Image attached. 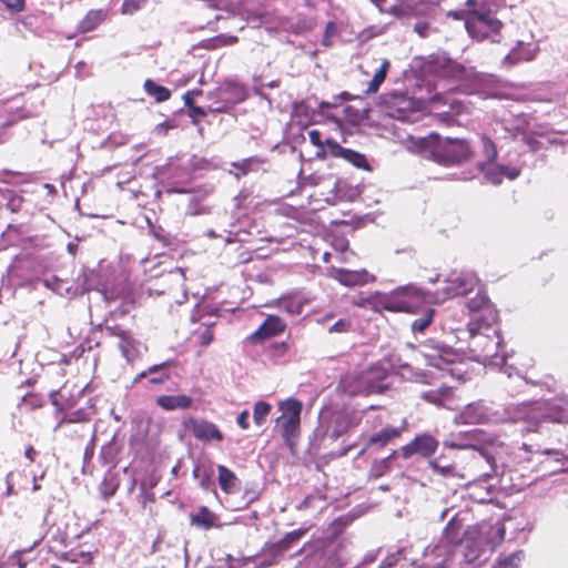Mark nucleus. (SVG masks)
I'll list each match as a JSON object with an SVG mask.
<instances>
[{"label":"nucleus","mask_w":568,"mask_h":568,"mask_svg":"<svg viewBox=\"0 0 568 568\" xmlns=\"http://www.w3.org/2000/svg\"><path fill=\"white\" fill-rule=\"evenodd\" d=\"M495 324L496 323H468L469 351L473 357L484 364L501 367L508 378L516 375L519 379L530 383V381L526 376H523L516 368L506 365V355L499 354L503 347V339Z\"/></svg>","instance_id":"nucleus-1"},{"label":"nucleus","mask_w":568,"mask_h":568,"mask_svg":"<svg viewBox=\"0 0 568 568\" xmlns=\"http://www.w3.org/2000/svg\"><path fill=\"white\" fill-rule=\"evenodd\" d=\"M364 417L366 418V423L373 426L383 423L382 416L376 413L373 406L365 410L343 408L332 412H322L320 415V425L316 428V435L321 438L322 445L327 447L331 443L337 440L348 430L359 425Z\"/></svg>","instance_id":"nucleus-2"},{"label":"nucleus","mask_w":568,"mask_h":568,"mask_svg":"<svg viewBox=\"0 0 568 568\" xmlns=\"http://www.w3.org/2000/svg\"><path fill=\"white\" fill-rule=\"evenodd\" d=\"M428 295L414 285L402 286L392 293L374 292L367 296L353 298V305L369 308L375 312L382 310L390 312L414 313L428 301Z\"/></svg>","instance_id":"nucleus-3"},{"label":"nucleus","mask_w":568,"mask_h":568,"mask_svg":"<svg viewBox=\"0 0 568 568\" xmlns=\"http://www.w3.org/2000/svg\"><path fill=\"white\" fill-rule=\"evenodd\" d=\"M480 435L479 430H473L468 433H458L457 435H452L449 438H446L443 442L444 447L452 449H467L471 448L477 452L471 459V467H478L481 464H486L489 468V471H485L481 476L489 477L491 474L497 473V459L496 456L491 454L488 449L497 453L498 448H503L504 445L495 437H488L485 439V444L487 447L479 446L478 436Z\"/></svg>","instance_id":"nucleus-4"},{"label":"nucleus","mask_w":568,"mask_h":568,"mask_svg":"<svg viewBox=\"0 0 568 568\" xmlns=\"http://www.w3.org/2000/svg\"><path fill=\"white\" fill-rule=\"evenodd\" d=\"M542 412L539 408V402H523L519 404H508L497 407V424L504 423H525L523 432H537L542 423Z\"/></svg>","instance_id":"nucleus-5"},{"label":"nucleus","mask_w":568,"mask_h":568,"mask_svg":"<svg viewBox=\"0 0 568 568\" xmlns=\"http://www.w3.org/2000/svg\"><path fill=\"white\" fill-rule=\"evenodd\" d=\"M386 373L379 368H371L356 376H347L341 381L342 389L351 395H368L383 393L387 384Z\"/></svg>","instance_id":"nucleus-6"},{"label":"nucleus","mask_w":568,"mask_h":568,"mask_svg":"<svg viewBox=\"0 0 568 568\" xmlns=\"http://www.w3.org/2000/svg\"><path fill=\"white\" fill-rule=\"evenodd\" d=\"M468 34L477 40L484 41L490 39L491 42H498L496 36L503 28V22L488 11H477L468 8V16L465 21Z\"/></svg>","instance_id":"nucleus-7"},{"label":"nucleus","mask_w":568,"mask_h":568,"mask_svg":"<svg viewBox=\"0 0 568 568\" xmlns=\"http://www.w3.org/2000/svg\"><path fill=\"white\" fill-rule=\"evenodd\" d=\"M302 408V403L295 398H287L278 404L282 414L276 419L275 428L280 429L281 436L290 447L300 434Z\"/></svg>","instance_id":"nucleus-8"},{"label":"nucleus","mask_w":568,"mask_h":568,"mask_svg":"<svg viewBox=\"0 0 568 568\" xmlns=\"http://www.w3.org/2000/svg\"><path fill=\"white\" fill-rule=\"evenodd\" d=\"M479 284V278L471 271H454L443 282L442 287L435 292V298L443 302L456 296L466 295Z\"/></svg>","instance_id":"nucleus-9"},{"label":"nucleus","mask_w":568,"mask_h":568,"mask_svg":"<svg viewBox=\"0 0 568 568\" xmlns=\"http://www.w3.org/2000/svg\"><path fill=\"white\" fill-rule=\"evenodd\" d=\"M209 95L212 102L209 105V111L213 113H226L235 104L243 102L247 98L245 87L236 81H226L217 87Z\"/></svg>","instance_id":"nucleus-10"},{"label":"nucleus","mask_w":568,"mask_h":568,"mask_svg":"<svg viewBox=\"0 0 568 568\" xmlns=\"http://www.w3.org/2000/svg\"><path fill=\"white\" fill-rule=\"evenodd\" d=\"M430 154L439 164L454 165L471 159L474 152L466 140L447 138L438 142Z\"/></svg>","instance_id":"nucleus-11"},{"label":"nucleus","mask_w":568,"mask_h":568,"mask_svg":"<svg viewBox=\"0 0 568 568\" xmlns=\"http://www.w3.org/2000/svg\"><path fill=\"white\" fill-rule=\"evenodd\" d=\"M418 353L425 358L428 366L445 372L446 366L459 359V354L436 339H427L417 347Z\"/></svg>","instance_id":"nucleus-12"},{"label":"nucleus","mask_w":568,"mask_h":568,"mask_svg":"<svg viewBox=\"0 0 568 568\" xmlns=\"http://www.w3.org/2000/svg\"><path fill=\"white\" fill-rule=\"evenodd\" d=\"M456 424H497V407L487 405L483 400L466 405L456 416Z\"/></svg>","instance_id":"nucleus-13"},{"label":"nucleus","mask_w":568,"mask_h":568,"mask_svg":"<svg viewBox=\"0 0 568 568\" xmlns=\"http://www.w3.org/2000/svg\"><path fill=\"white\" fill-rule=\"evenodd\" d=\"M439 442L432 435L423 433L416 435L413 440L404 445L399 454L403 458L408 459L414 455H418L423 458L432 457L437 450Z\"/></svg>","instance_id":"nucleus-14"},{"label":"nucleus","mask_w":568,"mask_h":568,"mask_svg":"<svg viewBox=\"0 0 568 568\" xmlns=\"http://www.w3.org/2000/svg\"><path fill=\"white\" fill-rule=\"evenodd\" d=\"M430 68L440 77L456 80H466L471 75L470 70H467L464 65L449 59L445 53L433 57Z\"/></svg>","instance_id":"nucleus-15"},{"label":"nucleus","mask_w":568,"mask_h":568,"mask_svg":"<svg viewBox=\"0 0 568 568\" xmlns=\"http://www.w3.org/2000/svg\"><path fill=\"white\" fill-rule=\"evenodd\" d=\"M468 311L471 315L470 322L476 323H496L497 312L489 298L484 293H478L467 303Z\"/></svg>","instance_id":"nucleus-16"},{"label":"nucleus","mask_w":568,"mask_h":568,"mask_svg":"<svg viewBox=\"0 0 568 568\" xmlns=\"http://www.w3.org/2000/svg\"><path fill=\"white\" fill-rule=\"evenodd\" d=\"M465 532L463 520L459 519L458 515L453 516L445 527L442 539L435 549L438 552L443 549L445 555H448L453 547L463 541Z\"/></svg>","instance_id":"nucleus-17"},{"label":"nucleus","mask_w":568,"mask_h":568,"mask_svg":"<svg viewBox=\"0 0 568 568\" xmlns=\"http://www.w3.org/2000/svg\"><path fill=\"white\" fill-rule=\"evenodd\" d=\"M111 335L119 338V348L123 357L132 363L142 355L144 348L143 344L135 339L128 331L118 329L114 327H108Z\"/></svg>","instance_id":"nucleus-18"},{"label":"nucleus","mask_w":568,"mask_h":568,"mask_svg":"<svg viewBox=\"0 0 568 568\" xmlns=\"http://www.w3.org/2000/svg\"><path fill=\"white\" fill-rule=\"evenodd\" d=\"M542 423H568V397H557L549 402H539Z\"/></svg>","instance_id":"nucleus-19"},{"label":"nucleus","mask_w":568,"mask_h":568,"mask_svg":"<svg viewBox=\"0 0 568 568\" xmlns=\"http://www.w3.org/2000/svg\"><path fill=\"white\" fill-rule=\"evenodd\" d=\"M286 323L278 316L270 315L263 324L246 337V342L253 345L263 343L265 339L282 333Z\"/></svg>","instance_id":"nucleus-20"},{"label":"nucleus","mask_w":568,"mask_h":568,"mask_svg":"<svg viewBox=\"0 0 568 568\" xmlns=\"http://www.w3.org/2000/svg\"><path fill=\"white\" fill-rule=\"evenodd\" d=\"M185 427L193 434L196 439L200 440H223V434L220 432L217 426L206 420H196L190 418L185 422Z\"/></svg>","instance_id":"nucleus-21"},{"label":"nucleus","mask_w":568,"mask_h":568,"mask_svg":"<svg viewBox=\"0 0 568 568\" xmlns=\"http://www.w3.org/2000/svg\"><path fill=\"white\" fill-rule=\"evenodd\" d=\"M479 170L485 174V178L493 184H499L504 178L515 180L520 171L519 169L510 165H494L488 163H478Z\"/></svg>","instance_id":"nucleus-22"},{"label":"nucleus","mask_w":568,"mask_h":568,"mask_svg":"<svg viewBox=\"0 0 568 568\" xmlns=\"http://www.w3.org/2000/svg\"><path fill=\"white\" fill-rule=\"evenodd\" d=\"M326 146L328 154L332 156L344 159L356 168L368 169V164L364 154L351 149L343 148L336 141L331 139L326 140Z\"/></svg>","instance_id":"nucleus-23"},{"label":"nucleus","mask_w":568,"mask_h":568,"mask_svg":"<svg viewBox=\"0 0 568 568\" xmlns=\"http://www.w3.org/2000/svg\"><path fill=\"white\" fill-rule=\"evenodd\" d=\"M334 278L344 286L364 285L375 282L376 277L369 274L366 270H345L338 268L334 271Z\"/></svg>","instance_id":"nucleus-24"},{"label":"nucleus","mask_w":568,"mask_h":568,"mask_svg":"<svg viewBox=\"0 0 568 568\" xmlns=\"http://www.w3.org/2000/svg\"><path fill=\"white\" fill-rule=\"evenodd\" d=\"M172 365L171 361L163 362L161 364L152 365L146 371L138 374L133 383H138L142 378L149 377L151 384H162L170 378L169 368Z\"/></svg>","instance_id":"nucleus-25"},{"label":"nucleus","mask_w":568,"mask_h":568,"mask_svg":"<svg viewBox=\"0 0 568 568\" xmlns=\"http://www.w3.org/2000/svg\"><path fill=\"white\" fill-rule=\"evenodd\" d=\"M537 54V47L534 44H525L518 42L517 47L514 48L503 60L506 65H513L519 62H527L535 59Z\"/></svg>","instance_id":"nucleus-26"},{"label":"nucleus","mask_w":568,"mask_h":568,"mask_svg":"<svg viewBox=\"0 0 568 568\" xmlns=\"http://www.w3.org/2000/svg\"><path fill=\"white\" fill-rule=\"evenodd\" d=\"M192 403V398L187 395H162L156 398V405L168 412L187 409Z\"/></svg>","instance_id":"nucleus-27"},{"label":"nucleus","mask_w":568,"mask_h":568,"mask_svg":"<svg viewBox=\"0 0 568 568\" xmlns=\"http://www.w3.org/2000/svg\"><path fill=\"white\" fill-rule=\"evenodd\" d=\"M68 534L59 527L52 526L47 532V545L50 552L54 554L58 558L62 552V548L67 546Z\"/></svg>","instance_id":"nucleus-28"},{"label":"nucleus","mask_w":568,"mask_h":568,"mask_svg":"<svg viewBox=\"0 0 568 568\" xmlns=\"http://www.w3.org/2000/svg\"><path fill=\"white\" fill-rule=\"evenodd\" d=\"M219 485L225 494H234L240 490L241 481L236 475L224 465L217 466Z\"/></svg>","instance_id":"nucleus-29"},{"label":"nucleus","mask_w":568,"mask_h":568,"mask_svg":"<svg viewBox=\"0 0 568 568\" xmlns=\"http://www.w3.org/2000/svg\"><path fill=\"white\" fill-rule=\"evenodd\" d=\"M400 436V429L397 427H384L378 433L369 436L367 446L377 448L385 447L389 442Z\"/></svg>","instance_id":"nucleus-30"},{"label":"nucleus","mask_w":568,"mask_h":568,"mask_svg":"<svg viewBox=\"0 0 568 568\" xmlns=\"http://www.w3.org/2000/svg\"><path fill=\"white\" fill-rule=\"evenodd\" d=\"M106 16L108 11L104 9L90 10L78 24V30L82 33L90 32L102 23Z\"/></svg>","instance_id":"nucleus-31"},{"label":"nucleus","mask_w":568,"mask_h":568,"mask_svg":"<svg viewBox=\"0 0 568 568\" xmlns=\"http://www.w3.org/2000/svg\"><path fill=\"white\" fill-rule=\"evenodd\" d=\"M422 398L428 403H432L437 406H443L446 404L448 399L452 398L453 392L448 386H440L437 389H430L422 393Z\"/></svg>","instance_id":"nucleus-32"},{"label":"nucleus","mask_w":568,"mask_h":568,"mask_svg":"<svg viewBox=\"0 0 568 568\" xmlns=\"http://www.w3.org/2000/svg\"><path fill=\"white\" fill-rule=\"evenodd\" d=\"M496 459L498 460L499 458H497V457H496ZM477 468H483V473H480V474L478 475V477L474 480V483H471V484H470L469 488L471 489V496H473L476 500H478V501H480V503H484V501L488 500V499H489V497H490V490H489V488H491V485H488V487H486V491H485L484 494H476V493H475V489H476L477 487H479L481 483H486V480L488 479V477H484V476H480V475H483L485 471H489V468H488V466H487L486 464H481V465H480V466H478ZM498 470H499V464L497 463V473H496V474H491V475L489 476V478H490V477H493L494 475H498Z\"/></svg>","instance_id":"nucleus-33"},{"label":"nucleus","mask_w":568,"mask_h":568,"mask_svg":"<svg viewBox=\"0 0 568 568\" xmlns=\"http://www.w3.org/2000/svg\"><path fill=\"white\" fill-rule=\"evenodd\" d=\"M280 310L290 315H300L303 312L305 302L301 296H285L277 301Z\"/></svg>","instance_id":"nucleus-34"},{"label":"nucleus","mask_w":568,"mask_h":568,"mask_svg":"<svg viewBox=\"0 0 568 568\" xmlns=\"http://www.w3.org/2000/svg\"><path fill=\"white\" fill-rule=\"evenodd\" d=\"M430 469L443 477H458L459 471L454 464L445 463L443 457L433 458L428 462Z\"/></svg>","instance_id":"nucleus-35"},{"label":"nucleus","mask_w":568,"mask_h":568,"mask_svg":"<svg viewBox=\"0 0 568 568\" xmlns=\"http://www.w3.org/2000/svg\"><path fill=\"white\" fill-rule=\"evenodd\" d=\"M191 524L202 529H210L214 526L215 515L206 507H201L196 514L191 515Z\"/></svg>","instance_id":"nucleus-36"},{"label":"nucleus","mask_w":568,"mask_h":568,"mask_svg":"<svg viewBox=\"0 0 568 568\" xmlns=\"http://www.w3.org/2000/svg\"><path fill=\"white\" fill-rule=\"evenodd\" d=\"M144 89L156 102H164L171 97V92L168 88L160 85L150 79L144 82Z\"/></svg>","instance_id":"nucleus-37"},{"label":"nucleus","mask_w":568,"mask_h":568,"mask_svg":"<svg viewBox=\"0 0 568 568\" xmlns=\"http://www.w3.org/2000/svg\"><path fill=\"white\" fill-rule=\"evenodd\" d=\"M43 538L44 537H41L40 539L36 540L32 547L28 549V551L38 546ZM24 552H27V549L18 550L11 554L4 561L0 562V568H26L27 561L22 559V555Z\"/></svg>","instance_id":"nucleus-38"},{"label":"nucleus","mask_w":568,"mask_h":568,"mask_svg":"<svg viewBox=\"0 0 568 568\" xmlns=\"http://www.w3.org/2000/svg\"><path fill=\"white\" fill-rule=\"evenodd\" d=\"M390 67L388 60L384 59L381 63L379 69L373 75V79L368 83V88L366 90L367 93H375L378 91L381 84L384 82L387 71Z\"/></svg>","instance_id":"nucleus-39"},{"label":"nucleus","mask_w":568,"mask_h":568,"mask_svg":"<svg viewBox=\"0 0 568 568\" xmlns=\"http://www.w3.org/2000/svg\"><path fill=\"white\" fill-rule=\"evenodd\" d=\"M211 165L210 161L204 158H200L197 155H192L183 169L182 173L179 174V178L187 179L192 172L207 169Z\"/></svg>","instance_id":"nucleus-40"},{"label":"nucleus","mask_w":568,"mask_h":568,"mask_svg":"<svg viewBox=\"0 0 568 568\" xmlns=\"http://www.w3.org/2000/svg\"><path fill=\"white\" fill-rule=\"evenodd\" d=\"M267 356L275 363H282L288 354V345L285 342L273 343L266 349Z\"/></svg>","instance_id":"nucleus-41"},{"label":"nucleus","mask_w":568,"mask_h":568,"mask_svg":"<svg viewBox=\"0 0 568 568\" xmlns=\"http://www.w3.org/2000/svg\"><path fill=\"white\" fill-rule=\"evenodd\" d=\"M283 555L280 551H277V549H274V546L272 544H266L263 547L262 552L260 554V564L263 567H271Z\"/></svg>","instance_id":"nucleus-42"},{"label":"nucleus","mask_w":568,"mask_h":568,"mask_svg":"<svg viewBox=\"0 0 568 568\" xmlns=\"http://www.w3.org/2000/svg\"><path fill=\"white\" fill-rule=\"evenodd\" d=\"M504 0H467L466 4L469 9L477 11H488L494 14V10L499 8Z\"/></svg>","instance_id":"nucleus-43"},{"label":"nucleus","mask_w":568,"mask_h":568,"mask_svg":"<svg viewBox=\"0 0 568 568\" xmlns=\"http://www.w3.org/2000/svg\"><path fill=\"white\" fill-rule=\"evenodd\" d=\"M342 24L336 21H328L325 26L322 44L326 48L334 43V39L341 33Z\"/></svg>","instance_id":"nucleus-44"},{"label":"nucleus","mask_w":568,"mask_h":568,"mask_svg":"<svg viewBox=\"0 0 568 568\" xmlns=\"http://www.w3.org/2000/svg\"><path fill=\"white\" fill-rule=\"evenodd\" d=\"M271 409L272 406L264 400L256 402L253 409L254 423L258 426L263 425L270 415Z\"/></svg>","instance_id":"nucleus-45"},{"label":"nucleus","mask_w":568,"mask_h":568,"mask_svg":"<svg viewBox=\"0 0 568 568\" xmlns=\"http://www.w3.org/2000/svg\"><path fill=\"white\" fill-rule=\"evenodd\" d=\"M395 452L386 458L375 460L371 467L369 476L373 478H379L390 469V459L394 457Z\"/></svg>","instance_id":"nucleus-46"},{"label":"nucleus","mask_w":568,"mask_h":568,"mask_svg":"<svg viewBox=\"0 0 568 568\" xmlns=\"http://www.w3.org/2000/svg\"><path fill=\"white\" fill-rule=\"evenodd\" d=\"M480 144L483 155L486 159L485 163L491 164L497 158V149L495 143L486 135L480 136Z\"/></svg>","instance_id":"nucleus-47"},{"label":"nucleus","mask_w":568,"mask_h":568,"mask_svg":"<svg viewBox=\"0 0 568 568\" xmlns=\"http://www.w3.org/2000/svg\"><path fill=\"white\" fill-rule=\"evenodd\" d=\"M544 455L551 456L556 463H559L561 466L556 469L554 473H568V455L559 449H544L540 452Z\"/></svg>","instance_id":"nucleus-48"},{"label":"nucleus","mask_w":568,"mask_h":568,"mask_svg":"<svg viewBox=\"0 0 568 568\" xmlns=\"http://www.w3.org/2000/svg\"><path fill=\"white\" fill-rule=\"evenodd\" d=\"M523 559L524 552L519 550L498 560L491 568H518Z\"/></svg>","instance_id":"nucleus-49"},{"label":"nucleus","mask_w":568,"mask_h":568,"mask_svg":"<svg viewBox=\"0 0 568 568\" xmlns=\"http://www.w3.org/2000/svg\"><path fill=\"white\" fill-rule=\"evenodd\" d=\"M60 559L64 561H69L72 564H90L92 561V556L90 552L78 551V552H61Z\"/></svg>","instance_id":"nucleus-50"},{"label":"nucleus","mask_w":568,"mask_h":568,"mask_svg":"<svg viewBox=\"0 0 568 568\" xmlns=\"http://www.w3.org/2000/svg\"><path fill=\"white\" fill-rule=\"evenodd\" d=\"M118 454V449L114 443V439L109 442L108 444L103 445L100 450L99 458L102 462V464H113Z\"/></svg>","instance_id":"nucleus-51"},{"label":"nucleus","mask_w":568,"mask_h":568,"mask_svg":"<svg viewBox=\"0 0 568 568\" xmlns=\"http://www.w3.org/2000/svg\"><path fill=\"white\" fill-rule=\"evenodd\" d=\"M310 141L313 145L317 146L316 156L324 159L326 154H328V150L326 146V141H322V133L318 130H311L308 132Z\"/></svg>","instance_id":"nucleus-52"},{"label":"nucleus","mask_w":568,"mask_h":568,"mask_svg":"<svg viewBox=\"0 0 568 568\" xmlns=\"http://www.w3.org/2000/svg\"><path fill=\"white\" fill-rule=\"evenodd\" d=\"M434 310L428 307L426 312L412 323V329L414 332H423L433 321Z\"/></svg>","instance_id":"nucleus-53"},{"label":"nucleus","mask_w":568,"mask_h":568,"mask_svg":"<svg viewBox=\"0 0 568 568\" xmlns=\"http://www.w3.org/2000/svg\"><path fill=\"white\" fill-rule=\"evenodd\" d=\"M258 164L260 161L254 158H248L241 162L232 163V165L240 171V173L236 174L237 178L247 174L250 171H253L254 168L257 166Z\"/></svg>","instance_id":"nucleus-54"},{"label":"nucleus","mask_w":568,"mask_h":568,"mask_svg":"<svg viewBox=\"0 0 568 568\" xmlns=\"http://www.w3.org/2000/svg\"><path fill=\"white\" fill-rule=\"evenodd\" d=\"M88 419H89L88 414L82 409H78L75 412H71V413L67 414L63 417V419L61 420V425L81 423V422H85Z\"/></svg>","instance_id":"nucleus-55"},{"label":"nucleus","mask_w":568,"mask_h":568,"mask_svg":"<svg viewBox=\"0 0 568 568\" xmlns=\"http://www.w3.org/2000/svg\"><path fill=\"white\" fill-rule=\"evenodd\" d=\"M146 0H123L121 12L123 14H133L142 8Z\"/></svg>","instance_id":"nucleus-56"},{"label":"nucleus","mask_w":568,"mask_h":568,"mask_svg":"<svg viewBox=\"0 0 568 568\" xmlns=\"http://www.w3.org/2000/svg\"><path fill=\"white\" fill-rule=\"evenodd\" d=\"M237 37L230 36V34H219L215 37L213 41V48L224 47V45H232L237 42Z\"/></svg>","instance_id":"nucleus-57"},{"label":"nucleus","mask_w":568,"mask_h":568,"mask_svg":"<svg viewBox=\"0 0 568 568\" xmlns=\"http://www.w3.org/2000/svg\"><path fill=\"white\" fill-rule=\"evenodd\" d=\"M6 9L12 13H19L24 10L26 0H0Z\"/></svg>","instance_id":"nucleus-58"},{"label":"nucleus","mask_w":568,"mask_h":568,"mask_svg":"<svg viewBox=\"0 0 568 568\" xmlns=\"http://www.w3.org/2000/svg\"><path fill=\"white\" fill-rule=\"evenodd\" d=\"M414 31L422 38H427L432 31V26L426 21H418L414 24Z\"/></svg>","instance_id":"nucleus-59"},{"label":"nucleus","mask_w":568,"mask_h":568,"mask_svg":"<svg viewBox=\"0 0 568 568\" xmlns=\"http://www.w3.org/2000/svg\"><path fill=\"white\" fill-rule=\"evenodd\" d=\"M351 322L345 318L336 321L332 326L328 327L329 333H345L349 329Z\"/></svg>","instance_id":"nucleus-60"},{"label":"nucleus","mask_w":568,"mask_h":568,"mask_svg":"<svg viewBox=\"0 0 568 568\" xmlns=\"http://www.w3.org/2000/svg\"><path fill=\"white\" fill-rule=\"evenodd\" d=\"M118 486L106 479L103 480L100 487V491L105 499L112 497L116 491Z\"/></svg>","instance_id":"nucleus-61"},{"label":"nucleus","mask_w":568,"mask_h":568,"mask_svg":"<svg viewBox=\"0 0 568 568\" xmlns=\"http://www.w3.org/2000/svg\"><path fill=\"white\" fill-rule=\"evenodd\" d=\"M447 103H449L452 114H460V113L465 112L467 109L464 101L455 99V98L448 99Z\"/></svg>","instance_id":"nucleus-62"},{"label":"nucleus","mask_w":568,"mask_h":568,"mask_svg":"<svg viewBox=\"0 0 568 568\" xmlns=\"http://www.w3.org/2000/svg\"><path fill=\"white\" fill-rule=\"evenodd\" d=\"M404 551H405L404 549H398V550H396V552L388 555L383 560L382 567H392V566L396 565L402 558H404V556H403Z\"/></svg>","instance_id":"nucleus-63"},{"label":"nucleus","mask_w":568,"mask_h":568,"mask_svg":"<svg viewBox=\"0 0 568 568\" xmlns=\"http://www.w3.org/2000/svg\"><path fill=\"white\" fill-rule=\"evenodd\" d=\"M306 531H307V529H303V528L290 531L284 536V539L292 547L295 542H297L306 534Z\"/></svg>","instance_id":"nucleus-64"}]
</instances>
